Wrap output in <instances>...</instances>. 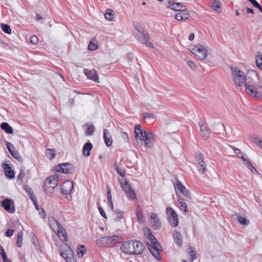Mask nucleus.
Segmentation results:
<instances>
[{
  "label": "nucleus",
  "mask_w": 262,
  "mask_h": 262,
  "mask_svg": "<svg viewBox=\"0 0 262 262\" xmlns=\"http://www.w3.org/2000/svg\"><path fill=\"white\" fill-rule=\"evenodd\" d=\"M256 145L260 147L262 149V139H261L256 144Z\"/></svg>",
  "instance_id": "63"
},
{
  "label": "nucleus",
  "mask_w": 262,
  "mask_h": 262,
  "mask_svg": "<svg viewBox=\"0 0 262 262\" xmlns=\"http://www.w3.org/2000/svg\"><path fill=\"white\" fill-rule=\"evenodd\" d=\"M122 238L117 235L111 237L104 236L97 239L96 245L100 247H110L114 246L116 243H121Z\"/></svg>",
  "instance_id": "6"
},
{
  "label": "nucleus",
  "mask_w": 262,
  "mask_h": 262,
  "mask_svg": "<svg viewBox=\"0 0 262 262\" xmlns=\"http://www.w3.org/2000/svg\"><path fill=\"white\" fill-rule=\"evenodd\" d=\"M138 39L142 43L151 48H154L152 44L149 41L150 37L147 31H145L140 34V35L138 37Z\"/></svg>",
  "instance_id": "16"
},
{
  "label": "nucleus",
  "mask_w": 262,
  "mask_h": 262,
  "mask_svg": "<svg viewBox=\"0 0 262 262\" xmlns=\"http://www.w3.org/2000/svg\"><path fill=\"white\" fill-rule=\"evenodd\" d=\"M48 222L50 226L55 232H56V229L61 226L56 219L53 216L49 217Z\"/></svg>",
  "instance_id": "20"
},
{
  "label": "nucleus",
  "mask_w": 262,
  "mask_h": 262,
  "mask_svg": "<svg viewBox=\"0 0 262 262\" xmlns=\"http://www.w3.org/2000/svg\"><path fill=\"white\" fill-rule=\"evenodd\" d=\"M73 188V184L71 181H66L63 182L61 187L62 193L66 195L68 200H71L70 193Z\"/></svg>",
  "instance_id": "12"
},
{
  "label": "nucleus",
  "mask_w": 262,
  "mask_h": 262,
  "mask_svg": "<svg viewBox=\"0 0 262 262\" xmlns=\"http://www.w3.org/2000/svg\"><path fill=\"white\" fill-rule=\"evenodd\" d=\"M7 147L10 154L11 153V152H12L13 149H15L13 145L9 142L7 143Z\"/></svg>",
  "instance_id": "56"
},
{
  "label": "nucleus",
  "mask_w": 262,
  "mask_h": 262,
  "mask_svg": "<svg viewBox=\"0 0 262 262\" xmlns=\"http://www.w3.org/2000/svg\"><path fill=\"white\" fill-rule=\"evenodd\" d=\"M175 18L178 20H182L188 19L190 15L189 13H186L185 10H182L178 12L174 15Z\"/></svg>",
  "instance_id": "25"
},
{
  "label": "nucleus",
  "mask_w": 262,
  "mask_h": 262,
  "mask_svg": "<svg viewBox=\"0 0 262 262\" xmlns=\"http://www.w3.org/2000/svg\"><path fill=\"white\" fill-rule=\"evenodd\" d=\"M83 73L89 79L97 83L99 82V77L95 70L84 69L83 70Z\"/></svg>",
  "instance_id": "15"
},
{
  "label": "nucleus",
  "mask_w": 262,
  "mask_h": 262,
  "mask_svg": "<svg viewBox=\"0 0 262 262\" xmlns=\"http://www.w3.org/2000/svg\"><path fill=\"white\" fill-rule=\"evenodd\" d=\"M174 189L176 193H177V191L179 190L184 196L188 198H191V194L189 190L187 189L185 186H184L179 180L176 181V183L174 184Z\"/></svg>",
  "instance_id": "14"
},
{
  "label": "nucleus",
  "mask_w": 262,
  "mask_h": 262,
  "mask_svg": "<svg viewBox=\"0 0 262 262\" xmlns=\"http://www.w3.org/2000/svg\"><path fill=\"white\" fill-rule=\"evenodd\" d=\"M98 209H99L100 214L103 217H104L105 219H106L107 218L106 215L104 211L103 210V208L101 206H99L98 207Z\"/></svg>",
  "instance_id": "57"
},
{
  "label": "nucleus",
  "mask_w": 262,
  "mask_h": 262,
  "mask_svg": "<svg viewBox=\"0 0 262 262\" xmlns=\"http://www.w3.org/2000/svg\"><path fill=\"white\" fill-rule=\"evenodd\" d=\"M189 51L193 53L198 60L203 61L208 56L209 49L206 45L196 44L191 46L189 48Z\"/></svg>",
  "instance_id": "5"
},
{
  "label": "nucleus",
  "mask_w": 262,
  "mask_h": 262,
  "mask_svg": "<svg viewBox=\"0 0 262 262\" xmlns=\"http://www.w3.org/2000/svg\"><path fill=\"white\" fill-rule=\"evenodd\" d=\"M120 250L128 255L141 254L144 250L143 243L138 241H129L124 242L120 246Z\"/></svg>",
  "instance_id": "3"
},
{
  "label": "nucleus",
  "mask_w": 262,
  "mask_h": 262,
  "mask_svg": "<svg viewBox=\"0 0 262 262\" xmlns=\"http://www.w3.org/2000/svg\"><path fill=\"white\" fill-rule=\"evenodd\" d=\"M232 148L233 149L234 154H235L237 155L238 158H239L240 156L242 155L241 150L239 149L234 147L233 146L232 147Z\"/></svg>",
  "instance_id": "55"
},
{
  "label": "nucleus",
  "mask_w": 262,
  "mask_h": 262,
  "mask_svg": "<svg viewBox=\"0 0 262 262\" xmlns=\"http://www.w3.org/2000/svg\"><path fill=\"white\" fill-rule=\"evenodd\" d=\"M179 203V207L181 211L184 212L185 214L188 212V209L187 204L184 202L183 199L180 198L178 200Z\"/></svg>",
  "instance_id": "28"
},
{
  "label": "nucleus",
  "mask_w": 262,
  "mask_h": 262,
  "mask_svg": "<svg viewBox=\"0 0 262 262\" xmlns=\"http://www.w3.org/2000/svg\"><path fill=\"white\" fill-rule=\"evenodd\" d=\"M195 159L197 164L199 163V162H200L201 161H204V158L203 155L199 151L196 152L195 153Z\"/></svg>",
  "instance_id": "39"
},
{
  "label": "nucleus",
  "mask_w": 262,
  "mask_h": 262,
  "mask_svg": "<svg viewBox=\"0 0 262 262\" xmlns=\"http://www.w3.org/2000/svg\"><path fill=\"white\" fill-rule=\"evenodd\" d=\"M25 175V172L24 170H21L20 173L18 176V178H23Z\"/></svg>",
  "instance_id": "60"
},
{
  "label": "nucleus",
  "mask_w": 262,
  "mask_h": 262,
  "mask_svg": "<svg viewBox=\"0 0 262 262\" xmlns=\"http://www.w3.org/2000/svg\"><path fill=\"white\" fill-rule=\"evenodd\" d=\"M169 8L176 11H180L186 9L185 6L182 5L181 3L174 2H169Z\"/></svg>",
  "instance_id": "21"
},
{
  "label": "nucleus",
  "mask_w": 262,
  "mask_h": 262,
  "mask_svg": "<svg viewBox=\"0 0 262 262\" xmlns=\"http://www.w3.org/2000/svg\"><path fill=\"white\" fill-rule=\"evenodd\" d=\"M166 213L168 222L172 227H176L179 225V220L177 213L174 209L171 207H167Z\"/></svg>",
  "instance_id": "10"
},
{
  "label": "nucleus",
  "mask_w": 262,
  "mask_h": 262,
  "mask_svg": "<svg viewBox=\"0 0 262 262\" xmlns=\"http://www.w3.org/2000/svg\"><path fill=\"white\" fill-rule=\"evenodd\" d=\"M56 232L59 238L62 241H66L68 239V235L65 229L62 227L56 230Z\"/></svg>",
  "instance_id": "24"
},
{
  "label": "nucleus",
  "mask_w": 262,
  "mask_h": 262,
  "mask_svg": "<svg viewBox=\"0 0 262 262\" xmlns=\"http://www.w3.org/2000/svg\"><path fill=\"white\" fill-rule=\"evenodd\" d=\"M144 119H155L156 116L154 114L145 113L143 114Z\"/></svg>",
  "instance_id": "53"
},
{
  "label": "nucleus",
  "mask_w": 262,
  "mask_h": 262,
  "mask_svg": "<svg viewBox=\"0 0 262 262\" xmlns=\"http://www.w3.org/2000/svg\"><path fill=\"white\" fill-rule=\"evenodd\" d=\"M187 64L192 70L195 71L197 69V66L193 61L188 60L187 61Z\"/></svg>",
  "instance_id": "51"
},
{
  "label": "nucleus",
  "mask_w": 262,
  "mask_h": 262,
  "mask_svg": "<svg viewBox=\"0 0 262 262\" xmlns=\"http://www.w3.org/2000/svg\"><path fill=\"white\" fill-rule=\"evenodd\" d=\"M58 177L57 175H52L46 178L43 185L46 193L48 195L52 194L53 189L58 185Z\"/></svg>",
  "instance_id": "7"
},
{
  "label": "nucleus",
  "mask_w": 262,
  "mask_h": 262,
  "mask_svg": "<svg viewBox=\"0 0 262 262\" xmlns=\"http://www.w3.org/2000/svg\"><path fill=\"white\" fill-rule=\"evenodd\" d=\"M212 7L213 9L217 12H220L221 11V3L218 0L214 1L212 4Z\"/></svg>",
  "instance_id": "37"
},
{
  "label": "nucleus",
  "mask_w": 262,
  "mask_h": 262,
  "mask_svg": "<svg viewBox=\"0 0 262 262\" xmlns=\"http://www.w3.org/2000/svg\"><path fill=\"white\" fill-rule=\"evenodd\" d=\"M98 45L96 39L95 38H92L88 46L89 50L94 51L98 48Z\"/></svg>",
  "instance_id": "32"
},
{
  "label": "nucleus",
  "mask_w": 262,
  "mask_h": 262,
  "mask_svg": "<svg viewBox=\"0 0 262 262\" xmlns=\"http://www.w3.org/2000/svg\"><path fill=\"white\" fill-rule=\"evenodd\" d=\"M135 138L136 142L140 144L143 143L146 148H151L155 142V136L151 132H145L142 129L140 124H136L134 128Z\"/></svg>",
  "instance_id": "2"
},
{
  "label": "nucleus",
  "mask_w": 262,
  "mask_h": 262,
  "mask_svg": "<svg viewBox=\"0 0 262 262\" xmlns=\"http://www.w3.org/2000/svg\"><path fill=\"white\" fill-rule=\"evenodd\" d=\"M1 128L6 133L12 134L13 133V130L12 127L7 122H3L1 124Z\"/></svg>",
  "instance_id": "30"
},
{
  "label": "nucleus",
  "mask_w": 262,
  "mask_h": 262,
  "mask_svg": "<svg viewBox=\"0 0 262 262\" xmlns=\"http://www.w3.org/2000/svg\"><path fill=\"white\" fill-rule=\"evenodd\" d=\"M85 127V135L91 136L95 132V126L90 123H87L84 125Z\"/></svg>",
  "instance_id": "29"
},
{
  "label": "nucleus",
  "mask_w": 262,
  "mask_h": 262,
  "mask_svg": "<svg viewBox=\"0 0 262 262\" xmlns=\"http://www.w3.org/2000/svg\"><path fill=\"white\" fill-rule=\"evenodd\" d=\"M2 206L9 213H12L15 211L14 201L12 199L7 198L4 200L2 202Z\"/></svg>",
  "instance_id": "13"
},
{
  "label": "nucleus",
  "mask_w": 262,
  "mask_h": 262,
  "mask_svg": "<svg viewBox=\"0 0 262 262\" xmlns=\"http://www.w3.org/2000/svg\"><path fill=\"white\" fill-rule=\"evenodd\" d=\"M247 167L251 170L252 172L255 173L256 174H258V171L256 170V169L253 166L252 164L251 163V162L247 163V164L246 165Z\"/></svg>",
  "instance_id": "45"
},
{
  "label": "nucleus",
  "mask_w": 262,
  "mask_h": 262,
  "mask_svg": "<svg viewBox=\"0 0 262 262\" xmlns=\"http://www.w3.org/2000/svg\"><path fill=\"white\" fill-rule=\"evenodd\" d=\"M245 80L244 85L247 93L256 99L261 98L262 79H259L256 72L253 70H248Z\"/></svg>",
  "instance_id": "1"
},
{
  "label": "nucleus",
  "mask_w": 262,
  "mask_h": 262,
  "mask_svg": "<svg viewBox=\"0 0 262 262\" xmlns=\"http://www.w3.org/2000/svg\"><path fill=\"white\" fill-rule=\"evenodd\" d=\"M2 256L4 262H11V260L7 257L4 249L2 248Z\"/></svg>",
  "instance_id": "49"
},
{
  "label": "nucleus",
  "mask_w": 262,
  "mask_h": 262,
  "mask_svg": "<svg viewBox=\"0 0 262 262\" xmlns=\"http://www.w3.org/2000/svg\"><path fill=\"white\" fill-rule=\"evenodd\" d=\"M39 215L42 219H45L46 217V213L43 210L39 213Z\"/></svg>",
  "instance_id": "61"
},
{
  "label": "nucleus",
  "mask_w": 262,
  "mask_h": 262,
  "mask_svg": "<svg viewBox=\"0 0 262 262\" xmlns=\"http://www.w3.org/2000/svg\"><path fill=\"white\" fill-rule=\"evenodd\" d=\"M147 245L151 254L157 259L161 260L160 251L162 250V247L157 242L154 236L152 234L151 230L147 229Z\"/></svg>",
  "instance_id": "4"
},
{
  "label": "nucleus",
  "mask_w": 262,
  "mask_h": 262,
  "mask_svg": "<svg viewBox=\"0 0 262 262\" xmlns=\"http://www.w3.org/2000/svg\"><path fill=\"white\" fill-rule=\"evenodd\" d=\"M247 167L251 170L252 172L255 173L256 174H258V171L256 170V169L253 166L252 164L251 163V162L247 163V164L246 165Z\"/></svg>",
  "instance_id": "44"
},
{
  "label": "nucleus",
  "mask_w": 262,
  "mask_h": 262,
  "mask_svg": "<svg viewBox=\"0 0 262 262\" xmlns=\"http://www.w3.org/2000/svg\"><path fill=\"white\" fill-rule=\"evenodd\" d=\"M197 166L201 174H204L207 171V166L205 161L199 162Z\"/></svg>",
  "instance_id": "31"
},
{
  "label": "nucleus",
  "mask_w": 262,
  "mask_h": 262,
  "mask_svg": "<svg viewBox=\"0 0 262 262\" xmlns=\"http://www.w3.org/2000/svg\"><path fill=\"white\" fill-rule=\"evenodd\" d=\"M3 166L7 177L10 179L13 178L15 176V174L14 171L11 169L10 165L8 164H3Z\"/></svg>",
  "instance_id": "26"
},
{
  "label": "nucleus",
  "mask_w": 262,
  "mask_h": 262,
  "mask_svg": "<svg viewBox=\"0 0 262 262\" xmlns=\"http://www.w3.org/2000/svg\"><path fill=\"white\" fill-rule=\"evenodd\" d=\"M134 29L137 30L138 32H139L140 34L144 32L143 28L142 27V26L138 23H135L134 24Z\"/></svg>",
  "instance_id": "46"
},
{
  "label": "nucleus",
  "mask_w": 262,
  "mask_h": 262,
  "mask_svg": "<svg viewBox=\"0 0 262 262\" xmlns=\"http://www.w3.org/2000/svg\"><path fill=\"white\" fill-rule=\"evenodd\" d=\"M256 63L257 67L262 70V56L258 55L256 57Z\"/></svg>",
  "instance_id": "42"
},
{
  "label": "nucleus",
  "mask_w": 262,
  "mask_h": 262,
  "mask_svg": "<svg viewBox=\"0 0 262 262\" xmlns=\"http://www.w3.org/2000/svg\"><path fill=\"white\" fill-rule=\"evenodd\" d=\"M173 238L176 244L180 247L182 245L183 238L181 233L177 230H174L173 233Z\"/></svg>",
  "instance_id": "19"
},
{
  "label": "nucleus",
  "mask_w": 262,
  "mask_h": 262,
  "mask_svg": "<svg viewBox=\"0 0 262 262\" xmlns=\"http://www.w3.org/2000/svg\"><path fill=\"white\" fill-rule=\"evenodd\" d=\"M200 134L205 139L208 138L210 135V130L206 123H203L200 125Z\"/></svg>",
  "instance_id": "22"
},
{
  "label": "nucleus",
  "mask_w": 262,
  "mask_h": 262,
  "mask_svg": "<svg viewBox=\"0 0 262 262\" xmlns=\"http://www.w3.org/2000/svg\"><path fill=\"white\" fill-rule=\"evenodd\" d=\"M23 232L22 231L19 232L17 234V242H16L17 246L18 247H21L22 242H23Z\"/></svg>",
  "instance_id": "41"
},
{
  "label": "nucleus",
  "mask_w": 262,
  "mask_h": 262,
  "mask_svg": "<svg viewBox=\"0 0 262 262\" xmlns=\"http://www.w3.org/2000/svg\"><path fill=\"white\" fill-rule=\"evenodd\" d=\"M1 27L3 31L7 34H10L11 33V29L10 26L7 24H2Z\"/></svg>",
  "instance_id": "43"
},
{
  "label": "nucleus",
  "mask_w": 262,
  "mask_h": 262,
  "mask_svg": "<svg viewBox=\"0 0 262 262\" xmlns=\"http://www.w3.org/2000/svg\"><path fill=\"white\" fill-rule=\"evenodd\" d=\"M54 170L57 172L63 173H72L75 170L74 166L69 163L57 165L54 167Z\"/></svg>",
  "instance_id": "11"
},
{
  "label": "nucleus",
  "mask_w": 262,
  "mask_h": 262,
  "mask_svg": "<svg viewBox=\"0 0 262 262\" xmlns=\"http://www.w3.org/2000/svg\"><path fill=\"white\" fill-rule=\"evenodd\" d=\"M194 35L193 33H190L188 36V39L190 40H192L194 39Z\"/></svg>",
  "instance_id": "62"
},
{
  "label": "nucleus",
  "mask_w": 262,
  "mask_h": 262,
  "mask_svg": "<svg viewBox=\"0 0 262 262\" xmlns=\"http://www.w3.org/2000/svg\"><path fill=\"white\" fill-rule=\"evenodd\" d=\"M115 215H116V216L114 219V221L115 222H119L121 220H122L124 217L123 211L121 210H119V209L116 210Z\"/></svg>",
  "instance_id": "33"
},
{
  "label": "nucleus",
  "mask_w": 262,
  "mask_h": 262,
  "mask_svg": "<svg viewBox=\"0 0 262 262\" xmlns=\"http://www.w3.org/2000/svg\"><path fill=\"white\" fill-rule=\"evenodd\" d=\"M11 155L13 158L17 159L20 162H23V159L16 149H13L12 152L11 153Z\"/></svg>",
  "instance_id": "36"
},
{
  "label": "nucleus",
  "mask_w": 262,
  "mask_h": 262,
  "mask_svg": "<svg viewBox=\"0 0 262 262\" xmlns=\"http://www.w3.org/2000/svg\"><path fill=\"white\" fill-rule=\"evenodd\" d=\"M14 233V231L12 229H8L6 231L5 233V235L7 237H10Z\"/></svg>",
  "instance_id": "58"
},
{
  "label": "nucleus",
  "mask_w": 262,
  "mask_h": 262,
  "mask_svg": "<svg viewBox=\"0 0 262 262\" xmlns=\"http://www.w3.org/2000/svg\"><path fill=\"white\" fill-rule=\"evenodd\" d=\"M122 138L124 139L125 142H128V137L126 133L123 132L121 134Z\"/></svg>",
  "instance_id": "59"
},
{
  "label": "nucleus",
  "mask_w": 262,
  "mask_h": 262,
  "mask_svg": "<svg viewBox=\"0 0 262 262\" xmlns=\"http://www.w3.org/2000/svg\"><path fill=\"white\" fill-rule=\"evenodd\" d=\"M46 156L50 159H53L56 156L55 151L52 149H48L46 152Z\"/></svg>",
  "instance_id": "38"
},
{
  "label": "nucleus",
  "mask_w": 262,
  "mask_h": 262,
  "mask_svg": "<svg viewBox=\"0 0 262 262\" xmlns=\"http://www.w3.org/2000/svg\"><path fill=\"white\" fill-rule=\"evenodd\" d=\"M149 216L151 223L155 229H159L161 227V223L157 213L154 212L149 213Z\"/></svg>",
  "instance_id": "17"
},
{
  "label": "nucleus",
  "mask_w": 262,
  "mask_h": 262,
  "mask_svg": "<svg viewBox=\"0 0 262 262\" xmlns=\"http://www.w3.org/2000/svg\"><path fill=\"white\" fill-rule=\"evenodd\" d=\"M104 15L105 17L110 21H112L114 19V14L112 9H107Z\"/></svg>",
  "instance_id": "34"
},
{
  "label": "nucleus",
  "mask_w": 262,
  "mask_h": 262,
  "mask_svg": "<svg viewBox=\"0 0 262 262\" xmlns=\"http://www.w3.org/2000/svg\"><path fill=\"white\" fill-rule=\"evenodd\" d=\"M249 138L251 141H252L253 143H254L256 144L261 139V138L260 137H259L258 136H257L255 135H252L250 136Z\"/></svg>",
  "instance_id": "48"
},
{
  "label": "nucleus",
  "mask_w": 262,
  "mask_h": 262,
  "mask_svg": "<svg viewBox=\"0 0 262 262\" xmlns=\"http://www.w3.org/2000/svg\"><path fill=\"white\" fill-rule=\"evenodd\" d=\"M38 39L36 36L33 35L30 37V42L36 45L38 43Z\"/></svg>",
  "instance_id": "54"
},
{
  "label": "nucleus",
  "mask_w": 262,
  "mask_h": 262,
  "mask_svg": "<svg viewBox=\"0 0 262 262\" xmlns=\"http://www.w3.org/2000/svg\"><path fill=\"white\" fill-rule=\"evenodd\" d=\"M233 78L234 83L236 87H240L245 83V76L243 71L238 68H234L232 69Z\"/></svg>",
  "instance_id": "8"
},
{
  "label": "nucleus",
  "mask_w": 262,
  "mask_h": 262,
  "mask_svg": "<svg viewBox=\"0 0 262 262\" xmlns=\"http://www.w3.org/2000/svg\"><path fill=\"white\" fill-rule=\"evenodd\" d=\"M189 250V256L191 257V261H193L196 258L195 253L194 252L192 248L190 247Z\"/></svg>",
  "instance_id": "50"
},
{
  "label": "nucleus",
  "mask_w": 262,
  "mask_h": 262,
  "mask_svg": "<svg viewBox=\"0 0 262 262\" xmlns=\"http://www.w3.org/2000/svg\"><path fill=\"white\" fill-rule=\"evenodd\" d=\"M60 255L67 262H75L73 256V252L70 248H68L63 252H61Z\"/></svg>",
  "instance_id": "18"
},
{
  "label": "nucleus",
  "mask_w": 262,
  "mask_h": 262,
  "mask_svg": "<svg viewBox=\"0 0 262 262\" xmlns=\"http://www.w3.org/2000/svg\"><path fill=\"white\" fill-rule=\"evenodd\" d=\"M103 138L105 144L107 146H110L113 143V139L110 132L107 129H104L103 130Z\"/></svg>",
  "instance_id": "23"
},
{
  "label": "nucleus",
  "mask_w": 262,
  "mask_h": 262,
  "mask_svg": "<svg viewBox=\"0 0 262 262\" xmlns=\"http://www.w3.org/2000/svg\"><path fill=\"white\" fill-rule=\"evenodd\" d=\"M246 10H247V13H250L252 14L254 13L253 10L251 8H247Z\"/></svg>",
  "instance_id": "64"
},
{
  "label": "nucleus",
  "mask_w": 262,
  "mask_h": 262,
  "mask_svg": "<svg viewBox=\"0 0 262 262\" xmlns=\"http://www.w3.org/2000/svg\"><path fill=\"white\" fill-rule=\"evenodd\" d=\"M93 148V145L92 143L90 142L86 143L83 147L82 149V152L84 156L88 157L90 156L91 154V150Z\"/></svg>",
  "instance_id": "27"
},
{
  "label": "nucleus",
  "mask_w": 262,
  "mask_h": 262,
  "mask_svg": "<svg viewBox=\"0 0 262 262\" xmlns=\"http://www.w3.org/2000/svg\"><path fill=\"white\" fill-rule=\"evenodd\" d=\"M250 3L253 5L254 7L257 8L262 13V7L259 3L255 0H252Z\"/></svg>",
  "instance_id": "52"
},
{
  "label": "nucleus",
  "mask_w": 262,
  "mask_h": 262,
  "mask_svg": "<svg viewBox=\"0 0 262 262\" xmlns=\"http://www.w3.org/2000/svg\"><path fill=\"white\" fill-rule=\"evenodd\" d=\"M114 168L120 176L124 177L125 176V171L120 167L116 163L114 164Z\"/></svg>",
  "instance_id": "40"
},
{
  "label": "nucleus",
  "mask_w": 262,
  "mask_h": 262,
  "mask_svg": "<svg viewBox=\"0 0 262 262\" xmlns=\"http://www.w3.org/2000/svg\"><path fill=\"white\" fill-rule=\"evenodd\" d=\"M237 221L242 225H247L248 224V222L247 221V220L245 217H243L241 216H237Z\"/></svg>",
  "instance_id": "47"
},
{
  "label": "nucleus",
  "mask_w": 262,
  "mask_h": 262,
  "mask_svg": "<svg viewBox=\"0 0 262 262\" xmlns=\"http://www.w3.org/2000/svg\"><path fill=\"white\" fill-rule=\"evenodd\" d=\"M120 183L122 189L125 192L127 197L131 200H136L137 198L136 194L128 181L127 180H125L124 182L120 181Z\"/></svg>",
  "instance_id": "9"
},
{
  "label": "nucleus",
  "mask_w": 262,
  "mask_h": 262,
  "mask_svg": "<svg viewBox=\"0 0 262 262\" xmlns=\"http://www.w3.org/2000/svg\"><path fill=\"white\" fill-rule=\"evenodd\" d=\"M86 251V249L85 247L83 245H81L77 248V254L79 257H81Z\"/></svg>",
  "instance_id": "35"
}]
</instances>
